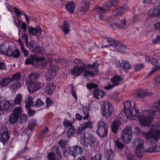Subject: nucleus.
Here are the masks:
<instances>
[{"instance_id":"1","label":"nucleus","mask_w":160,"mask_h":160,"mask_svg":"<svg viewBox=\"0 0 160 160\" xmlns=\"http://www.w3.org/2000/svg\"><path fill=\"white\" fill-rule=\"evenodd\" d=\"M123 104L124 107L123 111L127 118L133 120L138 119L140 123L144 126L148 127L150 125L156 111L160 112V100L154 103L153 109L144 110L141 113L134 101H126Z\"/></svg>"},{"instance_id":"2","label":"nucleus","mask_w":160,"mask_h":160,"mask_svg":"<svg viewBox=\"0 0 160 160\" xmlns=\"http://www.w3.org/2000/svg\"><path fill=\"white\" fill-rule=\"evenodd\" d=\"M160 123H155L152 125L148 132H143L142 135L146 140L147 142L150 146L145 149L143 139L141 138H137L133 143L136 146L135 152L138 158L142 157L144 152H158L160 151V146L156 145V142L160 139Z\"/></svg>"},{"instance_id":"3","label":"nucleus","mask_w":160,"mask_h":160,"mask_svg":"<svg viewBox=\"0 0 160 160\" xmlns=\"http://www.w3.org/2000/svg\"><path fill=\"white\" fill-rule=\"evenodd\" d=\"M74 62L78 65H82L79 67L75 66L70 70L71 73L74 76H78L83 72L84 75L87 77H93L98 74V71L97 68L99 64L97 62H94L92 64L88 65L86 67L80 60L76 59Z\"/></svg>"},{"instance_id":"4","label":"nucleus","mask_w":160,"mask_h":160,"mask_svg":"<svg viewBox=\"0 0 160 160\" xmlns=\"http://www.w3.org/2000/svg\"><path fill=\"white\" fill-rule=\"evenodd\" d=\"M128 9V7L127 5L115 10L112 13V16L108 20L112 22L110 25V27L112 29L120 28L124 29L126 28L127 25L126 24V20L124 19L123 21L118 19L117 17L123 13L124 11Z\"/></svg>"},{"instance_id":"5","label":"nucleus","mask_w":160,"mask_h":160,"mask_svg":"<svg viewBox=\"0 0 160 160\" xmlns=\"http://www.w3.org/2000/svg\"><path fill=\"white\" fill-rule=\"evenodd\" d=\"M118 3V1L117 0H111L105 3L102 7L96 6L93 10L94 13H97L96 17L105 21L106 20L103 14L106 12L109 11L112 7L117 6Z\"/></svg>"},{"instance_id":"6","label":"nucleus","mask_w":160,"mask_h":160,"mask_svg":"<svg viewBox=\"0 0 160 160\" xmlns=\"http://www.w3.org/2000/svg\"><path fill=\"white\" fill-rule=\"evenodd\" d=\"M34 61L37 63V68L39 69H42L47 67V62L44 57L38 58L32 55H30L29 58L25 59V64L26 65L31 64L33 65Z\"/></svg>"},{"instance_id":"7","label":"nucleus","mask_w":160,"mask_h":160,"mask_svg":"<svg viewBox=\"0 0 160 160\" xmlns=\"http://www.w3.org/2000/svg\"><path fill=\"white\" fill-rule=\"evenodd\" d=\"M86 133H82L80 135L81 143L82 144L85 146H87L88 144L91 146L94 144L96 141V139L93 136L92 134L87 133L88 136L86 139Z\"/></svg>"},{"instance_id":"8","label":"nucleus","mask_w":160,"mask_h":160,"mask_svg":"<svg viewBox=\"0 0 160 160\" xmlns=\"http://www.w3.org/2000/svg\"><path fill=\"white\" fill-rule=\"evenodd\" d=\"M132 132L131 126H128L123 130L121 134L122 140L125 143H129L132 138Z\"/></svg>"},{"instance_id":"9","label":"nucleus","mask_w":160,"mask_h":160,"mask_svg":"<svg viewBox=\"0 0 160 160\" xmlns=\"http://www.w3.org/2000/svg\"><path fill=\"white\" fill-rule=\"evenodd\" d=\"M22 112V110L20 107L15 108L12 114L9 117V121L11 124H14L18 121L19 117Z\"/></svg>"},{"instance_id":"10","label":"nucleus","mask_w":160,"mask_h":160,"mask_svg":"<svg viewBox=\"0 0 160 160\" xmlns=\"http://www.w3.org/2000/svg\"><path fill=\"white\" fill-rule=\"evenodd\" d=\"M48 160H60L62 156L60 154L59 149L58 146H54L52 149V152L48 153L47 155Z\"/></svg>"},{"instance_id":"11","label":"nucleus","mask_w":160,"mask_h":160,"mask_svg":"<svg viewBox=\"0 0 160 160\" xmlns=\"http://www.w3.org/2000/svg\"><path fill=\"white\" fill-rule=\"evenodd\" d=\"M103 107L102 112V115L106 118L110 117L113 111V108L108 102H105L103 104Z\"/></svg>"},{"instance_id":"12","label":"nucleus","mask_w":160,"mask_h":160,"mask_svg":"<svg viewBox=\"0 0 160 160\" xmlns=\"http://www.w3.org/2000/svg\"><path fill=\"white\" fill-rule=\"evenodd\" d=\"M48 73L45 74L46 79L48 81L52 80L56 75V67L55 66L50 65L48 68Z\"/></svg>"},{"instance_id":"13","label":"nucleus","mask_w":160,"mask_h":160,"mask_svg":"<svg viewBox=\"0 0 160 160\" xmlns=\"http://www.w3.org/2000/svg\"><path fill=\"white\" fill-rule=\"evenodd\" d=\"M92 123L90 121L81 124L77 130V134L79 136L82 135V133H85L83 132L84 130L87 128H92Z\"/></svg>"},{"instance_id":"14","label":"nucleus","mask_w":160,"mask_h":160,"mask_svg":"<svg viewBox=\"0 0 160 160\" xmlns=\"http://www.w3.org/2000/svg\"><path fill=\"white\" fill-rule=\"evenodd\" d=\"M68 151L71 155L75 157L78 155L82 153V149L81 147L75 145L69 147Z\"/></svg>"},{"instance_id":"15","label":"nucleus","mask_w":160,"mask_h":160,"mask_svg":"<svg viewBox=\"0 0 160 160\" xmlns=\"http://www.w3.org/2000/svg\"><path fill=\"white\" fill-rule=\"evenodd\" d=\"M43 86V83L38 81H36L30 84L28 87V89L29 92H33Z\"/></svg>"},{"instance_id":"16","label":"nucleus","mask_w":160,"mask_h":160,"mask_svg":"<svg viewBox=\"0 0 160 160\" xmlns=\"http://www.w3.org/2000/svg\"><path fill=\"white\" fill-rule=\"evenodd\" d=\"M160 14V2L159 5L154 6L148 12V14L151 18L157 16Z\"/></svg>"},{"instance_id":"17","label":"nucleus","mask_w":160,"mask_h":160,"mask_svg":"<svg viewBox=\"0 0 160 160\" xmlns=\"http://www.w3.org/2000/svg\"><path fill=\"white\" fill-rule=\"evenodd\" d=\"M28 48H29L30 50L35 54L40 53L42 51V48L33 42L30 43Z\"/></svg>"},{"instance_id":"18","label":"nucleus","mask_w":160,"mask_h":160,"mask_svg":"<svg viewBox=\"0 0 160 160\" xmlns=\"http://www.w3.org/2000/svg\"><path fill=\"white\" fill-rule=\"evenodd\" d=\"M11 103L8 101L3 100L0 101V110L2 111V110L9 111L11 109Z\"/></svg>"},{"instance_id":"19","label":"nucleus","mask_w":160,"mask_h":160,"mask_svg":"<svg viewBox=\"0 0 160 160\" xmlns=\"http://www.w3.org/2000/svg\"><path fill=\"white\" fill-rule=\"evenodd\" d=\"M114 47L118 51L124 53L126 49L125 46L120 42H118L116 40H114Z\"/></svg>"},{"instance_id":"20","label":"nucleus","mask_w":160,"mask_h":160,"mask_svg":"<svg viewBox=\"0 0 160 160\" xmlns=\"http://www.w3.org/2000/svg\"><path fill=\"white\" fill-rule=\"evenodd\" d=\"M10 138L9 133L7 131H5L1 133L0 140L4 145H6Z\"/></svg>"},{"instance_id":"21","label":"nucleus","mask_w":160,"mask_h":160,"mask_svg":"<svg viewBox=\"0 0 160 160\" xmlns=\"http://www.w3.org/2000/svg\"><path fill=\"white\" fill-rule=\"evenodd\" d=\"M28 32L34 36H38L42 33L41 28L39 27H38L36 28L30 27L29 28Z\"/></svg>"},{"instance_id":"22","label":"nucleus","mask_w":160,"mask_h":160,"mask_svg":"<svg viewBox=\"0 0 160 160\" xmlns=\"http://www.w3.org/2000/svg\"><path fill=\"white\" fill-rule=\"evenodd\" d=\"M94 97L96 99H100L103 98L105 94L101 89H95L93 92Z\"/></svg>"},{"instance_id":"23","label":"nucleus","mask_w":160,"mask_h":160,"mask_svg":"<svg viewBox=\"0 0 160 160\" xmlns=\"http://www.w3.org/2000/svg\"><path fill=\"white\" fill-rule=\"evenodd\" d=\"M75 3L73 1H70L67 3L65 6L66 10L70 13H73L75 9Z\"/></svg>"},{"instance_id":"24","label":"nucleus","mask_w":160,"mask_h":160,"mask_svg":"<svg viewBox=\"0 0 160 160\" xmlns=\"http://www.w3.org/2000/svg\"><path fill=\"white\" fill-rule=\"evenodd\" d=\"M108 127H105L98 129L96 131V133L101 137H107L108 133Z\"/></svg>"},{"instance_id":"25","label":"nucleus","mask_w":160,"mask_h":160,"mask_svg":"<svg viewBox=\"0 0 160 160\" xmlns=\"http://www.w3.org/2000/svg\"><path fill=\"white\" fill-rule=\"evenodd\" d=\"M5 4L6 5L7 9L8 11L10 12H11L12 11H14L15 14L17 16H20L21 14H22V13L20 12L17 8L14 7L6 3H5Z\"/></svg>"},{"instance_id":"26","label":"nucleus","mask_w":160,"mask_h":160,"mask_svg":"<svg viewBox=\"0 0 160 160\" xmlns=\"http://www.w3.org/2000/svg\"><path fill=\"white\" fill-rule=\"evenodd\" d=\"M5 4L6 5L7 9L8 11L10 12H11L12 11H14L15 14L17 16H20L21 14H22V13L20 12L17 8L14 7L6 3H5Z\"/></svg>"},{"instance_id":"27","label":"nucleus","mask_w":160,"mask_h":160,"mask_svg":"<svg viewBox=\"0 0 160 160\" xmlns=\"http://www.w3.org/2000/svg\"><path fill=\"white\" fill-rule=\"evenodd\" d=\"M55 88V86L54 83L52 82H50L46 86V90L49 94H51L54 91Z\"/></svg>"},{"instance_id":"28","label":"nucleus","mask_w":160,"mask_h":160,"mask_svg":"<svg viewBox=\"0 0 160 160\" xmlns=\"http://www.w3.org/2000/svg\"><path fill=\"white\" fill-rule=\"evenodd\" d=\"M122 81V78L118 75L113 76L111 79V82L115 86L119 84Z\"/></svg>"},{"instance_id":"29","label":"nucleus","mask_w":160,"mask_h":160,"mask_svg":"<svg viewBox=\"0 0 160 160\" xmlns=\"http://www.w3.org/2000/svg\"><path fill=\"white\" fill-rule=\"evenodd\" d=\"M11 82L9 77L3 78L0 81V86L2 88L5 87L8 85Z\"/></svg>"},{"instance_id":"30","label":"nucleus","mask_w":160,"mask_h":160,"mask_svg":"<svg viewBox=\"0 0 160 160\" xmlns=\"http://www.w3.org/2000/svg\"><path fill=\"white\" fill-rule=\"evenodd\" d=\"M150 94V93L148 92L147 90L145 89H142L138 91L137 95L135 97L136 98H141L143 97L146 95Z\"/></svg>"},{"instance_id":"31","label":"nucleus","mask_w":160,"mask_h":160,"mask_svg":"<svg viewBox=\"0 0 160 160\" xmlns=\"http://www.w3.org/2000/svg\"><path fill=\"white\" fill-rule=\"evenodd\" d=\"M82 2L84 3L81 8V10L82 12H85L88 10L90 5L89 2L87 1V0H82Z\"/></svg>"},{"instance_id":"32","label":"nucleus","mask_w":160,"mask_h":160,"mask_svg":"<svg viewBox=\"0 0 160 160\" xmlns=\"http://www.w3.org/2000/svg\"><path fill=\"white\" fill-rule=\"evenodd\" d=\"M26 108V109H28L31 106L33 107L34 102H33V98L30 96H28L27 98L25 99Z\"/></svg>"},{"instance_id":"33","label":"nucleus","mask_w":160,"mask_h":160,"mask_svg":"<svg viewBox=\"0 0 160 160\" xmlns=\"http://www.w3.org/2000/svg\"><path fill=\"white\" fill-rule=\"evenodd\" d=\"M18 42L21 48L23 53L24 56L25 57H27L29 54V51L24 48V44L20 38L19 39Z\"/></svg>"},{"instance_id":"34","label":"nucleus","mask_w":160,"mask_h":160,"mask_svg":"<svg viewBox=\"0 0 160 160\" xmlns=\"http://www.w3.org/2000/svg\"><path fill=\"white\" fill-rule=\"evenodd\" d=\"M69 26L68 23L66 21H64L63 25L61 26V29L65 34L68 33L69 32Z\"/></svg>"},{"instance_id":"35","label":"nucleus","mask_w":160,"mask_h":160,"mask_svg":"<svg viewBox=\"0 0 160 160\" xmlns=\"http://www.w3.org/2000/svg\"><path fill=\"white\" fill-rule=\"evenodd\" d=\"M120 122L119 120L115 121L112 124V130L113 132L115 133L117 132L118 127L120 125Z\"/></svg>"},{"instance_id":"36","label":"nucleus","mask_w":160,"mask_h":160,"mask_svg":"<svg viewBox=\"0 0 160 160\" xmlns=\"http://www.w3.org/2000/svg\"><path fill=\"white\" fill-rule=\"evenodd\" d=\"M146 60L147 62L154 65L156 64L158 62V59L154 58L152 57L149 56H146Z\"/></svg>"},{"instance_id":"37","label":"nucleus","mask_w":160,"mask_h":160,"mask_svg":"<svg viewBox=\"0 0 160 160\" xmlns=\"http://www.w3.org/2000/svg\"><path fill=\"white\" fill-rule=\"evenodd\" d=\"M21 84L20 82L17 81L15 83L11 84L10 86V88L13 91L16 90L18 88L20 87Z\"/></svg>"},{"instance_id":"38","label":"nucleus","mask_w":160,"mask_h":160,"mask_svg":"<svg viewBox=\"0 0 160 160\" xmlns=\"http://www.w3.org/2000/svg\"><path fill=\"white\" fill-rule=\"evenodd\" d=\"M22 101V95L21 94H17L14 100V102L15 104H19Z\"/></svg>"},{"instance_id":"39","label":"nucleus","mask_w":160,"mask_h":160,"mask_svg":"<svg viewBox=\"0 0 160 160\" xmlns=\"http://www.w3.org/2000/svg\"><path fill=\"white\" fill-rule=\"evenodd\" d=\"M115 147L120 150H122L124 146V144L118 140L115 141Z\"/></svg>"},{"instance_id":"40","label":"nucleus","mask_w":160,"mask_h":160,"mask_svg":"<svg viewBox=\"0 0 160 160\" xmlns=\"http://www.w3.org/2000/svg\"><path fill=\"white\" fill-rule=\"evenodd\" d=\"M75 130L73 127L69 128L67 131V136L68 137H70L73 135L75 133Z\"/></svg>"},{"instance_id":"41","label":"nucleus","mask_w":160,"mask_h":160,"mask_svg":"<svg viewBox=\"0 0 160 160\" xmlns=\"http://www.w3.org/2000/svg\"><path fill=\"white\" fill-rule=\"evenodd\" d=\"M21 74L20 72H18L13 75L10 78L11 81L15 80H18L20 78Z\"/></svg>"},{"instance_id":"42","label":"nucleus","mask_w":160,"mask_h":160,"mask_svg":"<svg viewBox=\"0 0 160 160\" xmlns=\"http://www.w3.org/2000/svg\"><path fill=\"white\" fill-rule=\"evenodd\" d=\"M83 112L85 115L83 117L84 120H86L89 117V113L88 112V108L86 107H83L82 108Z\"/></svg>"},{"instance_id":"43","label":"nucleus","mask_w":160,"mask_h":160,"mask_svg":"<svg viewBox=\"0 0 160 160\" xmlns=\"http://www.w3.org/2000/svg\"><path fill=\"white\" fill-rule=\"evenodd\" d=\"M38 74L36 72L30 74L28 76V78L31 81L38 79Z\"/></svg>"},{"instance_id":"44","label":"nucleus","mask_w":160,"mask_h":160,"mask_svg":"<svg viewBox=\"0 0 160 160\" xmlns=\"http://www.w3.org/2000/svg\"><path fill=\"white\" fill-rule=\"evenodd\" d=\"M104 127H108L107 125L105 123L102 121H98L97 124L98 129L102 128H104Z\"/></svg>"},{"instance_id":"45","label":"nucleus","mask_w":160,"mask_h":160,"mask_svg":"<svg viewBox=\"0 0 160 160\" xmlns=\"http://www.w3.org/2000/svg\"><path fill=\"white\" fill-rule=\"evenodd\" d=\"M11 54V56L15 58H17L19 56L20 52L18 49H15L12 51Z\"/></svg>"},{"instance_id":"46","label":"nucleus","mask_w":160,"mask_h":160,"mask_svg":"<svg viewBox=\"0 0 160 160\" xmlns=\"http://www.w3.org/2000/svg\"><path fill=\"white\" fill-rule=\"evenodd\" d=\"M36 124L37 122L36 120L33 119H31L28 124L29 128L32 130Z\"/></svg>"},{"instance_id":"47","label":"nucleus","mask_w":160,"mask_h":160,"mask_svg":"<svg viewBox=\"0 0 160 160\" xmlns=\"http://www.w3.org/2000/svg\"><path fill=\"white\" fill-rule=\"evenodd\" d=\"M43 104V102H42L41 99L38 98L36 101L35 103L33 104V107H39L42 106Z\"/></svg>"},{"instance_id":"48","label":"nucleus","mask_w":160,"mask_h":160,"mask_svg":"<svg viewBox=\"0 0 160 160\" xmlns=\"http://www.w3.org/2000/svg\"><path fill=\"white\" fill-rule=\"evenodd\" d=\"M159 69H160V66L156 65L152 69L151 71L147 75V77H149L157 70Z\"/></svg>"},{"instance_id":"49","label":"nucleus","mask_w":160,"mask_h":160,"mask_svg":"<svg viewBox=\"0 0 160 160\" xmlns=\"http://www.w3.org/2000/svg\"><path fill=\"white\" fill-rule=\"evenodd\" d=\"M67 141L64 140H61L58 142V144L63 149H64L67 144Z\"/></svg>"},{"instance_id":"50","label":"nucleus","mask_w":160,"mask_h":160,"mask_svg":"<svg viewBox=\"0 0 160 160\" xmlns=\"http://www.w3.org/2000/svg\"><path fill=\"white\" fill-rule=\"evenodd\" d=\"M46 109H48L52 104V100L48 97L46 98Z\"/></svg>"},{"instance_id":"51","label":"nucleus","mask_w":160,"mask_h":160,"mask_svg":"<svg viewBox=\"0 0 160 160\" xmlns=\"http://www.w3.org/2000/svg\"><path fill=\"white\" fill-rule=\"evenodd\" d=\"M14 23L18 27V34L20 33V29L21 21L18 19H15L14 20Z\"/></svg>"},{"instance_id":"52","label":"nucleus","mask_w":160,"mask_h":160,"mask_svg":"<svg viewBox=\"0 0 160 160\" xmlns=\"http://www.w3.org/2000/svg\"><path fill=\"white\" fill-rule=\"evenodd\" d=\"M154 84L156 86H158L160 84V75L154 78Z\"/></svg>"},{"instance_id":"53","label":"nucleus","mask_w":160,"mask_h":160,"mask_svg":"<svg viewBox=\"0 0 160 160\" xmlns=\"http://www.w3.org/2000/svg\"><path fill=\"white\" fill-rule=\"evenodd\" d=\"M6 50V47L5 45L3 44L0 45V53L2 55H4L5 53V51Z\"/></svg>"},{"instance_id":"54","label":"nucleus","mask_w":160,"mask_h":160,"mask_svg":"<svg viewBox=\"0 0 160 160\" xmlns=\"http://www.w3.org/2000/svg\"><path fill=\"white\" fill-rule=\"evenodd\" d=\"M131 65L129 63L126 61H123L122 67L126 69H129L131 67Z\"/></svg>"},{"instance_id":"55","label":"nucleus","mask_w":160,"mask_h":160,"mask_svg":"<svg viewBox=\"0 0 160 160\" xmlns=\"http://www.w3.org/2000/svg\"><path fill=\"white\" fill-rule=\"evenodd\" d=\"M87 87L88 89L91 90L93 88H97L98 86L97 84L90 83L87 84Z\"/></svg>"},{"instance_id":"56","label":"nucleus","mask_w":160,"mask_h":160,"mask_svg":"<svg viewBox=\"0 0 160 160\" xmlns=\"http://www.w3.org/2000/svg\"><path fill=\"white\" fill-rule=\"evenodd\" d=\"M22 38L23 40L25 41V44L28 47L30 43H29L28 42V37L27 35L25 34H23L22 36Z\"/></svg>"},{"instance_id":"57","label":"nucleus","mask_w":160,"mask_h":160,"mask_svg":"<svg viewBox=\"0 0 160 160\" xmlns=\"http://www.w3.org/2000/svg\"><path fill=\"white\" fill-rule=\"evenodd\" d=\"M111 97L112 99L116 102L118 101V94L117 92L113 93V94L111 95Z\"/></svg>"},{"instance_id":"58","label":"nucleus","mask_w":160,"mask_h":160,"mask_svg":"<svg viewBox=\"0 0 160 160\" xmlns=\"http://www.w3.org/2000/svg\"><path fill=\"white\" fill-rule=\"evenodd\" d=\"M144 66V65L143 64H136L135 66V70L137 71H139L143 68Z\"/></svg>"},{"instance_id":"59","label":"nucleus","mask_w":160,"mask_h":160,"mask_svg":"<svg viewBox=\"0 0 160 160\" xmlns=\"http://www.w3.org/2000/svg\"><path fill=\"white\" fill-rule=\"evenodd\" d=\"M72 122H71L67 120H65L63 122V124L65 127L71 126H72Z\"/></svg>"},{"instance_id":"60","label":"nucleus","mask_w":160,"mask_h":160,"mask_svg":"<svg viewBox=\"0 0 160 160\" xmlns=\"http://www.w3.org/2000/svg\"><path fill=\"white\" fill-rule=\"evenodd\" d=\"M20 119L21 122H25L27 120V116L24 114H23L21 113L20 116Z\"/></svg>"},{"instance_id":"61","label":"nucleus","mask_w":160,"mask_h":160,"mask_svg":"<svg viewBox=\"0 0 160 160\" xmlns=\"http://www.w3.org/2000/svg\"><path fill=\"white\" fill-rule=\"evenodd\" d=\"M101 156L100 154H96L94 157L91 158L90 160H101Z\"/></svg>"},{"instance_id":"62","label":"nucleus","mask_w":160,"mask_h":160,"mask_svg":"<svg viewBox=\"0 0 160 160\" xmlns=\"http://www.w3.org/2000/svg\"><path fill=\"white\" fill-rule=\"evenodd\" d=\"M153 43L154 44H158L160 42V35H157L156 38L153 40Z\"/></svg>"},{"instance_id":"63","label":"nucleus","mask_w":160,"mask_h":160,"mask_svg":"<svg viewBox=\"0 0 160 160\" xmlns=\"http://www.w3.org/2000/svg\"><path fill=\"white\" fill-rule=\"evenodd\" d=\"M115 86V85L112 83V84H109L105 87L104 88L107 90H110L113 88Z\"/></svg>"},{"instance_id":"64","label":"nucleus","mask_w":160,"mask_h":160,"mask_svg":"<svg viewBox=\"0 0 160 160\" xmlns=\"http://www.w3.org/2000/svg\"><path fill=\"white\" fill-rule=\"evenodd\" d=\"M154 29L157 30H160V22H157L154 24Z\"/></svg>"}]
</instances>
